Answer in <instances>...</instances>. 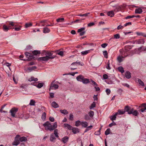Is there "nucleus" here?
I'll return each instance as SVG.
<instances>
[{
	"label": "nucleus",
	"mask_w": 146,
	"mask_h": 146,
	"mask_svg": "<svg viewBox=\"0 0 146 146\" xmlns=\"http://www.w3.org/2000/svg\"><path fill=\"white\" fill-rule=\"evenodd\" d=\"M41 54V55H45L46 56L39 58L38 59V60L40 62L47 61L49 59H52L55 57V56H52L53 53L49 51H43Z\"/></svg>",
	"instance_id": "f257e3e1"
},
{
	"label": "nucleus",
	"mask_w": 146,
	"mask_h": 146,
	"mask_svg": "<svg viewBox=\"0 0 146 146\" xmlns=\"http://www.w3.org/2000/svg\"><path fill=\"white\" fill-rule=\"evenodd\" d=\"M58 52L57 53V54L61 56H63L64 54V52L63 51H57Z\"/></svg>",
	"instance_id": "8fccbe9b"
},
{
	"label": "nucleus",
	"mask_w": 146,
	"mask_h": 146,
	"mask_svg": "<svg viewBox=\"0 0 146 146\" xmlns=\"http://www.w3.org/2000/svg\"><path fill=\"white\" fill-rule=\"evenodd\" d=\"M81 122L80 121L78 120L75 122V125L76 127L79 126L81 125Z\"/></svg>",
	"instance_id": "c9c22d12"
},
{
	"label": "nucleus",
	"mask_w": 146,
	"mask_h": 146,
	"mask_svg": "<svg viewBox=\"0 0 146 146\" xmlns=\"http://www.w3.org/2000/svg\"><path fill=\"white\" fill-rule=\"evenodd\" d=\"M81 125L83 127H86L88 125V123L86 121H82Z\"/></svg>",
	"instance_id": "393cba45"
},
{
	"label": "nucleus",
	"mask_w": 146,
	"mask_h": 146,
	"mask_svg": "<svg viewBox=\"0 0 146 146\" xmlns=\"http://www.w3.org/2000/svg\"><path fill=\"white\" fill-rule=\"evenodd\" d=\"M33 84H33V85H34L35 86H36L38 88H40L43 86V85L44 83H39L37 85H36L37 84V83L35 82V83H34Z\"/></svg>",
	"instance_id": "ddd939ff"
},
{
	"label": "nucleus",
	"mask_w": 146,
	"mask_h": 146,
	"mask_svg": "<svg viewBox=\"0 0 146 146\" xmlns=\"http://www.w3.org/2000/svg\"><path fill=\"white\" fill-rule=\"evenodd\" d=\"M142 12V9L140 8L136 9L135 10V14H141Z\"/></svg>",
	"instance_id": "dca6fc26"
},
{
	"label": "nucleus",
	"mask_w": 146,
	"mask_h": 146,
	"mask_svg": "<svg viewBox=\"0 0 146 146\" xmlns=\"http://www.w3.org/2000/svg\"><path fill=\"white\" fill-rule=\"evenodd\" d=\"M103 78L104 79H106L108 78V76L106 74H104L103 75Z\"/></svg>",
	"instance_id": "69168bd1"
},
{
	"label": "nucleus",
	"mask_w": 146,
	"mask_h": 146,
	"mask_svg": "<svg viewBox=\"0 0 146 146\" xmlns=\"http://www.w3.org/2000/svg\"><path fill=\"white\" fill-rule=\"evenodd\" d=\"M50 31V29L47 27H45L43 28V32L44 33H49Z\"/></svg>",
	"instance_id": "6ab92c4d"
},
{
	"label": "nucleus",
	"mask_w": 146,
	"mask_h": 146,
	"mask_svg": "<svg viewBox=\"0 0 146 146\" xmlns=\"http://www.w3.org/2000/svg\"><path fill=\"white\" fill-rule=\"evenodd\" d=\"M32 53L33 54L35 55H37L38 54H40V52L39 51L35 50L33 51Z\"/></svg>",
	"instance_id": "f704fd0d"
},
{
	"label": "nucleus",
	"mask_w": 146,
	"mask_h": 146,
	"mask_svg": "<svg viewBox=\"0 0 146 146\" xmlns=\"http://www.w3.org/2000/svg\"><path fill=\"white\" fill-rule=\"evenodd\" d=\"M5 65L9 67V69L11 70V69L9 66L11 65V64L9 63L8 62H6L5 63Z\"/></svg>",
	"instance_id": "6e6d98bb"
},
{
	"label": "nucleus",
	"mask_w": 146,
	"mask_h": 146,
	"mask_svg": "<svg viewBox=\"0 0 146 146\" xmlns=\"http://www.w3.org/2000/svg\"><path fill=\"white\" fill-rule=\"evenodd\" d=\"M38 80V79L37 78H35L34 77H31L29 79V81L30 82L33 81H36Z\"/></svg>",
	"instance_id": "bb28decb"
},
{
	"label": "nucleus",
	"mask_w": 146,
	"mask_h": 146,
	"mask_svg": "<svg viewBox=\"0 0 146 146\" xmlns=\"http://www.w3.org/2000/svg\"><path fill=\"white\" fill-rule=\"evenodd\" d=\"M85 119L86 120H89L90 119V117L88 115H85Z\"/></svg>",
	"instance_id": "338daca9"
},
{
	"label": "nucleus",
	"mask_w": 146,
	"mask_h": 146,
	"mask_svg": "<svg viewBox=\"0 0 146 146\" xmlns=\"http://www.w3.org/2000/svg\"><path fill=\"white\" fill-rule=\"evenodd\" d=\"M96 106V103L95 102H93V103L91 105L90 107V109H93Z\"/></svg>",
	"instance_id": "58836bf2"
},
{
	"label": "nucleus",
	"mask_w": 146,
	"mask_h": 146,
	"mask_svg": "<svg viewBox=\"0 0 146 146\" xmlns=\"http://www.w3.org/2000/svg\"><path fill=\"white\" fill-rule=\"evenodd\" d=\"M107 15H108V16H110L111 17H113L114 15V11H109L107 13Z\"/></svg>",
	"instance_id": "4be33fe9"
},
{
	"label": "nucleus",
	"mask_w": 146,
	"mask_h": 146,
	"mask_svg": "<svg viewBox=\"0 0 146 146\" xmlns=\"http://www.w3.org/2000/svg\"><path fill=\"white\" fill-rule=\"evenodd\" d=\"M118 69L119 71L121 72V73H123L124 72V70L123 68L122 67H119L118 68Z\"/></svg>",
	"instance_id": "a18cd8bd"
},
{
	"label": "nucleus",
	"mask_w": 146,
	"mask_h": 146,
	"mask_svg": "<svg viewBox=\"0 0 146 146\" xmlns=\"http://www.w3.org/2000/svg\"><path fill=\"white\" fill-rule=\"evenodd\" d=\"M94 25V23L93 22L90 23L88 24V27H91Z\"/></svg>",
	"instance_id": "0e129e2a"
},
{
	"label": "nucleus",
	"mask_w": 146,
	"mask_h": 146,
	"mask_svg": "<svg viewBox=\"0 0 146 146\" xmlns=\"http://www.w3.org/2000/svg\"><path fill=\"white\" fill-rule=\"evenodd\" d=\"M110 63L109 62V60L107 63V66H106V68L108 70H110L111 69V68L110 66Z\"/></svg>",
	"instance_id": "4d7b16f0"
},
{
	"label": "nucleus",
	"mask_w": 146,
	"mask_h": 146,
	"mask_svg": "<svg viewBox=\"0 0 146 146\" xmlns=\"http://www.w3.org/2000/svg\"><path fill=\"white\" fill-rule=\"evenodd\" d=\"M93 126L92 125H90L88 127H86V129H85L84 133H85L89 130L91 129L92 128Z\"/></svg>",
	"instance_id": "e433bc0d"
},
{
	"label": "nucleus",
	"mask_w": 146,
	"mask_h": 146,
	"mask_svg": "<svg viewBox=\"0 0 146 146\" xmlns=\"http://www.w3.org/2000/svg\"><path fill=\"white\" fill-rule=\"evenodd\" d=\"M71 130H72V132L74 134L78 133L79 132V129L77 127H72Z\"/></svg>",
	"instance_id": "4468645a"
},
{
	"label": "nucleus",
	"mask_w": 146,
	"mask_h": 146,
	"mask_svg": "<svg viewBox=\"0 0 146 146\" xmlns=\"http://www.w3.org/2000/svg\"><path fill=\"white\" fill-rule=\"evenodd\" d=\"M90 52V50H85V51H83L81 52V54L82 55H84L87 54L88 53H89Z\"/></svg>",
	"instance_id": "cd10ccee"
},
{
	"label": "nucleus",
	"mask_w": 146,
	"mask_h": 146,
	"mask_svg": "<svg viewBox=\"0 0 146 146\" xmlns=\"http://www.w3.org/2000/svg\"><path fill=\"white\" fill-rule=\"evenodd\" d=\"M32 25V24L31 23H26L25 25V27L27 28L30 27Z\"/></svg>",
	"instance_id": "c756f323"
},
{
	"label": "nucleus",
	"mask_w": 146,
	"mask_h": 146,
	"mask_svg": "<svg viewBox=\"0 0 146 146\" xmlns=\"http://www.w3.org/2000/svg\"><path fill=\"white\" fill-rule=\"evenodd\" d=\"M69 119L70 120H71V121H72L73 120V115L72 114H70V117H69Z\"/></svg>",
	"instance_id": "052dcab7"
},
{
	"label": "nucleus",
	"mask_w": 146,
	"mask_h": 146,
	"mask_svg": "<svg viewBox=\"0 0 146 146\" xmlns=\"http://www.w3.org/2000/svg\"><path fill=\"white\" fill-rule=\"evenodd\" d=\"M114 38L116 39H119L120 37V35L118 34H117L114 35Z\"/></svg>",
	"instance_id": "3c124183"
},
{
	"label": "nucleus",
	"mask_w": 146,
	"mask_h": 146,
	"mask_svg": "<svg viewBox=\"0 0 146 146\" xmlns=\"http://www.w3.org/2000/svg\"><path fill=\"white\" fill-rule=\"evenodd\" d=\"M35 101L33 100H31L30 101L29 105L31 106H34L35 105Z\"/></svg>",
	"instance_id": "a19ab883"
},
{
	"label": "nucleus",
	"mask_w": 146,
	"mask_h": 146,
	"mask_svg": "<svg viewBox=\"0 0 146 146\" xmlns=\"http://www.w3.org/2000/svg\"><path fill=\"white\" fill-rule=\"evenodd\" d=\"M108 45V44L107 43H104L101 44V46L103 48H105Z\"/></svg>",
	"instance_id": "e2e57ef3"
},
{
	"label": "nucleus",
	"mask_w": 146,
	"mask_h": 146,
	"mask_svg": "<svg viewBox=\"0 0 146 146\" xmlns=\"http://www.w3.org/2000/svg\"><path fill=\"white\" fill-rule=\"evenodd\" d=\"M25 55L28 59H32L33 58V56L30 53L26 52L25 53Z\"/></svg>",
	"instance_id": "9b49d317"
},
{
	"label": "nucleus",
	"mask_w": 146,
	"mask_h": 146,
	"mask_svg": "<svg viewBox=\"0 0 146 146\" xmlns=\"http://www.w3.org/2000/svg\"><path fill=\"white\" fill-rule=\"evenodd\" d=\"M113 7H116V9L114 10V11L116 12H118L119 11H121V10L123 9L125 7L123 5H121L117 7V5H112Z\"/></svg>",
	"instance_id": "423d86ee"
},
{
	"label": "nucleus",
	"mask_w": 146,
	"mask_h": 146,
	"mask_svg": "<svg viewBox=\"0 0 146 146\" xmlns=\"http://www.w3.org/2000/svg\"><path fill=\"white\" fill-rule=\"evenodd\" d=\"M110 119L112 121L115 120L116 119V117L115 116V115H113L111 116L110 117Z\"/></svg>",
	"instance_id": "864d4df0"
},
{
	"label": "nucleus",
	"mask_w": 146,
	"mask_h": 146,
	"mask_svg": "<svg viewBox=\"0 0 146 146\" xmlns=\"http://www.w3.org/2000/svg\"><path fill=\"white\" fill-rule=\"evenodd\" d=\"M82 82L83 84H87L90 83V82L89 79L84 78Z\"/></svg>",
	"instance_id": "b1692460"
},
{
	"label": "nucleus",
	"mask_w": 146,
	"mask_h": 146,
	"mask_svg": "<svg viewBox=\"0 0 146 146\" xmlns=\"http://www.w3.org/2000/svg\"><path fill=\"white\" fill-rule=\"evenodd\" d=\"M139 108L143 107L144 108H146V103H143L141 104L139 106Z\"/></svg>",
	"instance_id": "603ef678"
},
{
	"label": "nucleus",
	"mask_w": 146,
	"mask_h": 146,
	"mask_svg": "<svg viewBox=\"0 0 146 146\" xmlns=\"http://www.w3.org/2000/svg\"><path fill=\"white\" fill-rule=\"evenodd\" d=\"M9 25H7L8 26L5 25H3V29L4 31H7L9 29H12L11 26L16 25L15 23L13 22H9Z\"/></svg>",
	"instance_id": "20e7f679"
},
{
	"label": "nucleus",
	"mask_w": 146,
	"mask_h": 146,
	"mask_svg": "<svg viewBox=\"0 0 146 146\" xmlns=\"http://www.w3.org/2000/svg\"><path fill=\"white\" fill-rule=\"evenodd\" d=\"M46 113L45 112H44L42 115L41 118L43 120L45 119L46 117Z\"/></svg>",
	"instance_id": "c03bdc74"
},
{
	"label": "nucleus",
	"mask_w": 146,
	"mask_h": 146,
	"mask_svg": "<svg viewBox=\"0 0 146 146\" xmlns=\"http://www.w3.org/2000/svg\"><path fill=\"white\" fill-rule=\"evenodd\" d=\"M103 54L105 58H108V54L106 50L103 51Z\"/></svg>",
	"instance_id": "ea45409f"
},
{
	"label": "nucleus",
	"mask_w": 146,
	"mask_h": 146,
	"mask_svg": "<svg viewBox=\"0 0 146 146\" xmlns=\"http://www.w3.org/2000/svg\"><path fill=\"white\" fill-rule=\"evenodd\" d=\"M45 21H41L40 22V23L39 25V26H43V27L46 26V25H45V24L44 23H45Z\"/></svg>",
	"instance_id": "4c0bfd02"
},
{
	"label": "nucleus",
	"mask_w": 146,
	"mask_h": 146,
	"mask_svg": "<svg viewBox=\"0 0 146 146\" xmlns=\"http://www.w3.org/2000/svg\"><path fill=\"white\" fill-rule=\"evenodd\" d=\"M94 112L92 111H90L89 113V116L91 117H92L94 115Z\"/></svg>",
	"instance_id": "09e8293b"
},
{
	"label": "nucleus",
	"mask_w": 146,
	"mask_h": 146,
	"mask_svg": "<svg viewBox=\"0 0 146 146\" xmlns=\"http://www.w3.org/2000/svg\"><path fill=\"white\" fill-rule=\"evenodd\" d=\"M85 30V28L84 27L81 28L78 30V32H81L82 31H84Z\"/></svg>",
	"instance_id": "13d9d810"
},
{
	"label": "nucleus",
	"mask_w": 146,
	"mask_h": 146,
	"mask_svg": "<svg viewBox=\"0 0 146 146\" xmlns=\"http://www.w3.org/2000/svg\"><path fill=\"white\" fill-rule=\"evenodd\" d=\"M55 80L53 81L51 83L50 86V89L56 90L58 88V86L57 84H54L53 83L54 82Z\"/></svg>",
	"instance_id": "6e6552de"
},
{
	"label": "nucleus",
	"mask_w": 146,
	"mask_h": 146,
	"mask_svg": "<svg viewBox=\"0 0 146 146\" xmlns=\"http://www.w3.org/2000/svg\"><path fill=\"white\" fill-rule=\"evenodd\" d=\"M60 112L61 113L65 115L67 114L68 113V112L67 111V110H60Z\"/></svg>",
	"instance_id": "2f4dec72"
},
{
	"label": "nucleus",
	"mask_w": 146,
	"mask_h": 146,
	"mask_svg": "<svg viewBox=\"0 0 146 146\" xmlns=\"http://www.w3.org/2000/svg\"><path fill=\"white\" fill-rule=\"evenodd\" d=\"M131 74L129 71H127L125 73V76L127 79L130 78L131 77Z\"/></svg>",
	"instance_id": "aec40b11"
},
{
	"label": "nucleus",
	"mask_w": 146,
	"mask_h": 146,
	"mask_svg": "<svg viewBox=\"0 0 146 146\" xmlns=\"http://www.w3.org/2000/svg\"><path fill=\"white\" fill-rule=\"evenodd\" d=\"M138 82L139 84L141 86H144V83L141 80L139 79H138Z\"/></svg>",
	"instance_id": "79ce46f5"
},
{
	"label": "nucleus",
	"mask_w": 146,
	"mask_h": 146,
	"mask_svg": "<svg viewBox=\"0 0 146 146\" xmlns=\"http://www.w3.org/2000/svg\"><path fill=\"white\" fill-rule=\"evenodd\" d=\"M123 91V90L122 89L119 88L117 90V92L120 94H121Z\"/></svg>",
	"instance_id": "680f3d73"
},
{
	"label": "nucleus",
	"mask_w": 146,
	"mask_h": 146,
	"mask_svg": "<svg viewBox=\"0 0 146 146\" xmlns=\"http://www.w3.org/2000/svg\"><path fill=\"white\" fill-rule=\"evenodd\" d=\"M63 126L64 127L70 130H71L72 127L70 125L67 123H64V124Z\"/></svg>",
	"instance_id": "9d476101"
},
{
	"label": "nucleus",
	"mask_w": 146,
	"mask_h": 146,
	"mask_svg": "<svg viewBox=\"0 0 146 146\" xmlns=\"http://www.w3.org/2000/svg\"><path fill=\"white\" fill-rule=\"evenodd\" d=\"M13 145H18V135H16L14 141L12 143Z\"/></svg>",
	"instance_id": "1a4fd4ad"
},
{
	"label": "nucleus",
	"mask_w": 146,
	"mask_h": 146,
	"mask_svg": "<svg viewBox=\"0 0 146 146\" xmlns=\"http://www.w3.org/2000/svg\"><path fill=\"white\" fill-rule=\"evenodd\" d=\"M131 109V108L129 106H127L125 107L124 110L125 111V112L126 111L128 112V113L130 111V110Z\"/></svg>",
	"instance_id": "a878e982"
},
{
	"label": "nucleus",
	"mask_w": 146,
	"mask_h": 146,
	"mask_svg": "<svg viewBox=\"0 0 146 146\" xmlns=\"http://www.w3.org/2000/svg\"><path fill=\"white\" fill-rule=\"evenodd\" d=\"M37 67L36 66H34L31 67H29L28 68V69L30 71H31L35 69H36Z\"/></svg>",
	"instance_id": "7c9ffc66"
},
{
	"label": "nucleus",
	"mask_w": 146,
	"mask_h": 146,
	"mask_svg": "<svg viewBox=\"0 0 146 146\" xmlns=\"http://www.w3.org/2000/svg\"><path fill=\"white\" fill-rule=\"evenodd\" d=\"M19 142H20L19 141L21 142L25 141L27 140V138L25 137H22L20 138H19Z\"/></svg>",
	"instance_id": "412c9836"
},
{
	"label": "nucleus",
	"mask_w": 146,
	"mask_h": 146,
	"mask_svg": "<svg viewBox=\"0 0 146 146\" xmlns=\"http://www.w3.org/2000/svg\"><path fill=\"white\" fill-rule=\"evenodd\" d=\"M51 106L54 108H56L58 107V105L55 102H53L51 104Z\"/></svg>",
	"instance_id": "5701e85b"
},
{
	"label": "nucleus",
	"mask_w": 146,
	"mask_h": 146,
	"mask_svg": "<svg viewBox=\"0 0 146 146\" xmlns=\"http://www.w3.org/2000/svg\"><path fill=\"white\" fill-rule=\"evenodd\" d=\"M106 92L108 95H109L111 91L110 89H107L106 90Z\"/></svg>",
	"instance_id": "bf43d9fd"
},
{
	"label": "nucleus",
	"mask_w": 146,
	"mask_h": 146,
	"mask_svg": "<svg viewBox=\"0 0 146 146\" xmlns=\"http://www.w3.org/2000/svg\"><path fill=\"white\" fill-rule=\"evenodd\" d=\"M58 130L57 129L54 130V134L55 137L57 138L59 137V136L58 135Z\"/></svg>",
	"instance_id": "72a5a7b5"
},
{
	"label": "nucleus",
	"mask_w": 146,
	"mask_h": 146,
	"mask_svg": "<svg viewBox=\"0 0 146 146\" xmlns=\"http://www.w3.org/2000/svg\"><path fill=\"white\" fill-rule=\"evenodd\" d=\"M145 42V41L143 39H139L138 40H137L135 41V43L136 44H143Z\"/></svg>",
	"instance_id": "a211bd4d"
},
{
	"label": "nucleus",
	"mask_w": 146,
	"mask_h": 146,
	"mask_svg": "<svg viewBox=\"0 0 146 146\" xmlns=\"http://www.w3.org/2000/svg\"><path fill=\"white\" fill-rule=\"evenodd\" d=\"M56 138L54 136L53 134H51L50 138V141L52 142Z\"/></svg>",
	"instance_id": "c85d7f7f"
},
{
	"label": "nucleus",
	"mask_w": 146,
	"mask_h": 146,
	"mask_svg": "<svg viewBox=\"0 0 146 146\" xmlns=\"http://www.w3.org/2000/svg\"><path fill=\"white\" fill-rule=\"evenodd\" d=\"M64 21V19L63 18H59L56 19V21L57 22H62Z\"/></svg>",
	"instance_id": "49530a36"
},
{
	"label": "nucleus",
	"mask_w": 146,
	"mask_h": 146,
	"mask_svg": "<svg viewBox=\"0 0 146 146\" xmlns=\"http://www.w3.org/2000/svg\"><path fill=\"white\" fill-rule=\"evenodd\" d=\"M68 139L69 137H68L66 136L62 138V139L61 141L63 143H66L68 141Z\"/></svg>",
	"instance_id": "2eb2a0df"
},
{
	"label": "nucleus",
	"mask_w": 146,
	"mask_h": 146,
	"mask_svg": "<svg viewBox=\"0 0 146 146\" xmlns=\"http://www.w3.org/2000/svg\"><path fill=\"white\" fill-rule=\"evenodd\" d=\"M130 47H131L129 46H126L125 48V51H124V52H122V53H121V55H123V56H122L121 57L119 56L117 58V60L119 62H121L123 60H122V59L123 58H124L126 57L127 56H128V54H127V55H125L124 54H125V52L127 51L128 50H127L128 48H129V49L131 48ZM121 50H120V52H121Z\"/></svg>",
	"instance_id": "7ed1b4c3"
},
{
	"label": "nucleus",
	"mask_w": 146,
	"mask_h": 146,
	"mask_svg": "<svg viewBox=\"0 0 146 146\" xmlns=\"http://www.w3.org/2000/svg\"><path fill=\"white\" fill-rule=\"evenodd\" d=\"M18 111V109L15 108H12L10 111V112L11 113V115L13 117H15V115L16 113Z\"/></svg>",
	"instance_id": "39448f33"
},
{
	"label": "nucleus",
	"mask_w": 146,
	"mask_h": 146,
	"mask_svg": "<svg viewBox=\"0 0 146 146\" xmlns=\"http://www.w3.org/2000/svg\"><path fill=\"white\" fill-rule=\"evenodd\" d=\"M116 125V124L114 122V121H113V122L109 124V126L110 127H111L113 125Z\"/></svg>",
	"instance_id": "5fc2aeb1"
},
{
	"label": "nucleus",
	"mask_w": 146,
	"mask_h": 146,
	"mask_svg": "<svg viewBox=\"0 0 146 146\" xmlns=\"http://www.w3.org/2000/svg\"><path fill=\"white\" fill-rule=\"evenodd\" d=\"M132 114L133 115L135 116H137L139 114V113L137 110H134L133 108H131L130 110V111L128 113V114Z\"/></svg>",
	"instance_id": "0eeeda50"
},
{
	"label": "nucleus",
	"mask_w": 146,
	"mask_h": 146,
	"mask_svg": "<svg viewBox=\"0 0 146 146\" xmlns=\"http://www.w3.org/2000/svg\"><path fill=\"white\" fill-rule=\"evenodd\" d=\"M78 65H80L81 66H83L84 64L82 63H81L80 62L78 61H77L76 62H73L71 64V65H74L77 66Z\"/></svg>",
	"instance_id": "f3484780"
},
{
	"label": "nucleus",
	"mask_w": 146,
	"mask_h": 146,
	"mask_svg": "<svg viewBox=\"0 0 146 146\" xmlns=\"http://www.w3.org/2000/svg\"><path fill=\"white\" fill-rule=\"evenodd\" d=\"M84 77L82 75H79L77 76L76 78L77 80L80 82H82Z\"/></svg>",
	"instance_id": "f8f14e48"
},
{
	"label": "nucleus",
	"mask_w": 146,
	"mask_h": 146,
	"mask_svg": "<svg viewBox=\"0 0 146 146\" xmlns=\"http://www.w3.org/2000/svg\"><path fill=\"white\" fill-rule=\"evenodd\" d=\"M118 115H120L124 114L125 113V111L124 110H118Z\"/></svg>",
	"instance_id": "473e14b6"
},
{
	"label": "nucleus",
	"mask_w": 146,
	"mask_h": 146,
	"mask_svg": "<svg viewBox=\"0 0 146 146\" xmlns=\"http://www.w3.org/2000/svg\"><path fill=\"white\" fill-rule=\"evenodd\" d=\"M49 119V120L52 122H54V118L52 117H50Z\"/></svg>",
	"instance_id": "774afa93"
},
{
	"label": "nucleus",
	"mask_w": 146,
	"mask_h": 146,
	"mask_svg": "<svg viewBox=\"0 0 146 146\" xmlns=\"http://www.w3.org/2000/svg\"><path fill=\"white\" fill-rule=\"evenodd\" d=\"M45 127L46 130H49L50 131L54 130L57 127V123L56 122L54 123L52 125V123L49 121H47L43 125Z\"/></svg>",
	"instance_id": "f03ea898"
},
{
	"label": "nucleus",
	"mask_w": 146,
	"mask_h": 146,
	"mask_svg": "<svg viewBox=\"0 0 146 146\" xmlns=\"http://www.w3.org/2000/svg\"><path fill=\"white\" fill-rule=\"evenodd\" d=\"M101 128H100L98 131H97L95 132V133H94V134L96 135H99L100 134V130H101Z\"/></svg>",
	"instance_id": "de8ad7c7"
},
{
	"label": "nucleus",
	"mask_w": 146,
	"mask_h": 146,
	"mask_svg": "<svg viewBox=\"0 0 146 146\" xmlns=\"http://www.w3.org/2000/svg\"><path fill=\"white\" fill-rule=\"evenodd\" d=\"M110 128L108 129L105 131V134L106 135H107L110 133Z\"/></svg>",
	"instance_id": "37998d69"
}]
</instances>
